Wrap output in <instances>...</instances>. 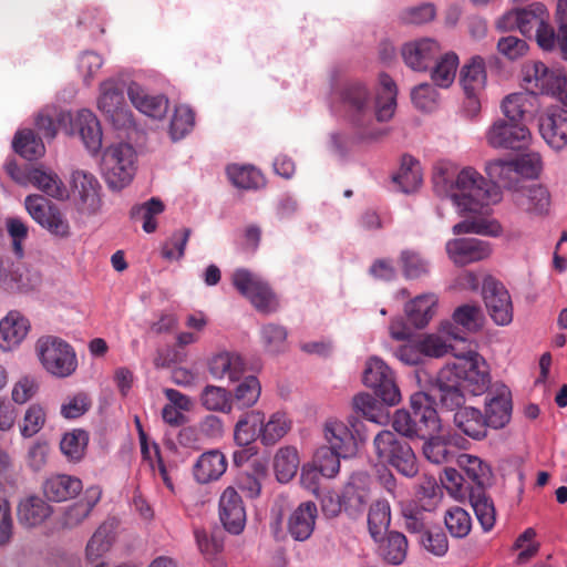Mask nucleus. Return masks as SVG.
Here are the masks:
<instances>
[{"label":"nucleus","instance_id":"obj_38","mask_svg":"<svg viewBox=\"0 0 567 567\" xmlns=\"http://www.w3.org/2000/svg\"><path fill=\"white\" fill-rule=\"evenodd\" d=\"M423 175L420 162L411 155L402 157L401 167L393 182L396 183L405 194L415 192L422 184Z\"/></svg>","mask_w":567,"mask_h":567},{"label":"nucleus","instance_id":"obj_18","mask_svg":"<svg viewBox=\"0 0 567 567\" xmlns=\"http://www.w3.org/2000/svg\"><path fill=\"white\" fill-rule=\"evenodd\" d=\"M446 252L450 259L457 266L486 259L492 254L488 241L477 238H457L446 243Z\"/></svg>","mask_w":567,"mask_h":567},{"label":"nucleus","instance_id":"obj_40","mask_svg":"<svg viewBox=\"0 0 567 567\" xmlns=\"http://www.w3.org/2000/svg\"><path fill=\"white\" fill-rule=\"evenodd\" d=\"M291 423L284 412H275L269 420L260 424L259 439L266 446H271L281 440L290 430Z\"/></svg>","mask_w":567,"mask_h":567},{"label":"nucleus","instance_id":"obj_31","mask_svg":"<svg viewBox=\"0 0 567 567\" xmlns=\"http://www.w3.org/2000/svg\"><path fill=\"white\" fill-rule=\"evenodd\" d=\"M516 205L528 214L545 215L549 210L550 195L546 187L532 185L515 195Z\"/></svg>","mask_w":567,"mask_h":567},{"label":"nucleus","instance_id":"obj_63","mask_svg":"<svg viewBox=\"0 0 567 567\" xmlns=\"http://www.w3.org/2000/svg\"><path fill=\"white\" fill-rule=\"evenodd\" d=\"M437 91L430 83H421L411 92L413 104L421 111L431 112L437 104Z\"/></svg>","mask_w":567,"mask_h":567},{"label":"nucleus","instance_id":"obj_30","mask_svg":"<svg viewBox=\"0 0 567 567\" xmlns=\"http://www.w3.org/2000/svg\"><path fill=\"white\" fill-rule=\"evenodd\" d=\"M485 172L491 184L499 187L515 189L520 181V175L515 159H493L486 163Z\"/></svg>","mask_w":567,"mask_h":567},{"label":"nucleus","instance_id":"obj_61","mask_svg":"<svg viewBox=\"0 0 567 567\" xmlns=\"http://www.w3.org/2000/svg\"><path fill=\"white\" fill-rule=\"evenodd\" d=\"M0 287L9 292L21 291L25 288L19 266L9 259L0 258Z\"/></svg>","mask_w":567,"mask_h":567},{"label":"nucleus","instance_id":"obj_27","mask_svg":"<svg viewBox=\"0 0 567 567\" xmlns=\"http://www.w3.org/2000/svg\"><path fill=\"white\" fill-rule=\"evenodd\" d=\"M512 400L507 386L501 385L496 394L486 400L485 416L489 427H504L511 420Z\"/></svg>","mask_w":567,"mask_h":567},{"label":"nucleus","instance_id":"obj_29","mask_svg":"<svg viewBox=\"0 0 567 567\" xmlns=\"http://www.w3.org/2000/svg\"><path fill=\"white\" fill-rule=\"evenodd\" d=\"M454 424L465 435L474 440L485 437L487 427H489L485 414L472 406L457 410L454 414Z\"/></svg>","mask_w":567,"mask_h":567},{"label":"nucleus","instance_id":"obj_12","mask_svg":"<svg viewBox=\"0 0 567 567\" xmlns=\"http://www.w3.org/2000/svg\"><path fill=\"white\" fill-rule=\"evenodd\" d=\"M486 309L498 326H506L513 320V306L511 296L505 286L493 277L484 279L482 288Z\"/></svg>","mask_w":567,"mask_h":567},{"label":"nucleus","instance_id":"obj_35","mask_svg":"<svg viewBox=\"0 0 567 567\" xmlns=\"http://www.w3.org/2000/svg\"><path fill=\"white\" fill-rule=\"evenodd\" d=\"M75 126L80 136L91 153H96L102 146V130L96 116L89 110L78 113Z\"/></svg>","mask_w":567,"mask_h":567},{"label":"nucleus","instance_id":"obj_33","mask_svg":"<svg viewBox=\"0 0 567 567\" xmlns=\"http://www.w3.org/2000/svg\"><path fill=\"white\" fill-rule=\"evenodd\" d=\"M436 306L434 293L420 295L405 305L406 318L415 328H424L434 317Z\"/></svg>","mask_w":567,"mask_h":567},{"label":"nucleus","instance_id":"obj_55","mask_svg":"<svg viewBox=\"0 0 567 567\" xmlns=\"http://www.w3.org/2000/svg\"><path fill=\"white\" fill-rule=\"evenodd\" d=\"M444 523L450 534L455 538L466 537L472 529L470 514L458 506L451 507L446 511Z\"/></svg>","mask_w":567,"mask_h":567},{"label":"nucleus","instance_id":"obj_43","mask_svg":"<svg viewBox=\"0 0 567 567\" xmlns=\"http://www.w3.org/2000/svg\"><path fill=\"white\" fill-rule=\"evenodd\" d=\"M114 540V527L112 523L104 522L89 539L85 548L86 558L95 561L111 548Z\"/></svg>","mask_w":567,"mask_h":567},{"label":"nucleus","instance_id":"obj_17","mask_svg":"<svg viewBox=\"0 0 567 567\" xmlns=\"http://www.w3.org/2000/svg\"><path fill=\"white\" fill-rule=\"evenodd\" d=\"M219 518L226 530L238 535L246 524V508L239 493L228 486L219 498Z\"/></svg>","mask_w":567,"mask_h":567},{"label":"nucleus","instance_id":"obj_2","mask_svg":"<svg viewBox=\"0 0 567 567\" xmlns=\"http://www.w3.org/2000/svg\"><path fill=\"white\" fill-rule=\"evenodd\" d=\"M433 189L437 196L450 197L458 212L481 213L482 209L501 200V192L476 169L457 167L447 161H440L433 167Z\"/></svg>","mask_w":567,"mask_h":567},{"label":"nucleus","instance_id":"obj_8","mask_svg":"<svg viewBox=\"0 0 567 567\" xmlns=\"http://www.w3.org/2000/svg\"><path fill=\"white\" fill-rule=\"evenodd\" d=\"M234 287L246 297L257 311L269 315L278 310L279 302L270 286L258 275L239 268L233 274Z\"/></svg>","mask_w":567,"mask_h":567},{"label":"nucleus","instance_id":"obj_20","mask_svg":"<svg viewBox=\"0 0 567 567\" xmlns=\"http://www.w3.org/2000/svg\"><path fill=\"white\" fill-rule=\"evenodd\" d=\"M441 53L440 44L433 39H421L403 45L405 64L414 71H426Z\"/></svg>","mask_w":567,"mask_h":567},{"label":"nucleus","instance_id":"obj_50","mask_svg":"<svg viewBox=\"0 0 567 567\" xmlns=\"http://www.w3.org/2000/svg\"><path fill=\"white\" fill-rule=\"evenodd\" d=\"M227 175L234 186L243 189H257L264 185L262 174L252 166L230 165Z\"/></svg>","mask_w":567,"mask_h":567},{"label":"nucleus","instance_id":"obj_24","mask_svg":"<svg viewBox=\"0 0 567 567\" xmlns=\"http://www.w3.org/2000/svg\"><path fill=\"white\" fill-rule=\"evenodd\" d=\"M227 470L226 456L219 450L203 453L193 466V475L199 484L217 481Z\"/></svg>","mask_w":567,"mask_h":567},{"label":"nucleus","instance_id":"obj_41","mask_svg":"<svg viewBox=\"0 0 567 567\" xmlns=\"http://www.w3.org/2000/svg\"><path fill=\"white\" fill-rule=\"evenodd\" d=\"M300 461L298 451L292 446H285L277 451L274 457V470L280 483H288L296 474Z\"/></svg>","mask_w":567,"mask_h":567},{"label":"nucleus","instance_id":"obj_15","mask_svg":"<svg viewBox=\"0 0 567 567\" xmlns=\"http://www.w3.org/2000/svg\"><path fill=\"white\" fill-rule=\"evenodd\" d=\"M441 333L444 334H426L419 339L420 347L422 348L423 357L441 358L447 353H452L455 358L466 357L471 349L466 350L463 354L455 352L453 341L467 343V338L457 331L452 322H443L441 324Z\"/></svg>","mask_w":567,"mask_h":567},{"label":"nucleus","instance_id":"obj_51","mask_svg":"<svg viewBox=\"0 0 567 567\" xmlns=\"http://www.w3.org/2000/svg\"><path fill=\"white\" fill-rule=\"evenodd\" d=\"M482 311L474 305H463L455 309L453 321L457 331L466 338V332H475L481 328Z\"/></svg>","mask_w":567,"mask_h":567},{"label":"nucleus","instance_id":"obj_5","mask_svg":"<svg viewBox=\"0 0 567 567\" xmlns=\"http://www.w3.org/2000/svg\"><path fill=\"white\" fill-rule=\"evenodd\" d=\"M378 460L394 467L401 475L412 478L419 473L416 456L409 442L396 433L383 430L373 440Z\"/></svg>","mask_w":567,"mask_h":567},{"label":"nucleus","instance_id":"obj_11","mask_svg":"<svg viewBox=\"0 0 567 567\" xmlns=\"http://www.w3.org/2000/svg\"><path fill=\"white\" fill-rule=\"evenodd\" d=\"M363 383L373 389L374 394L388 405H395L401 400L392 370L378 358H372L367 362Z\"/></svg>","mask_w":567,"mask_h":567},{"label":"nucleus","instance_id":"obj_53","mask_svg":"<svg viewBox=\"0 0 567 567\" xmlns=\"http://www.w3.org/2000/svg\"><path fill=\"white\" fill-rule=\"evenodd\" d=\"M423 455L433 464H444L453 460L454 451L442 436L433 434L424 439Z\"/></svg>","mask_w":567,"mask_h":567},{"label":"nucleus","instance_id":"obj_19","mask_svg":"<svg viewBox=\"0 0 567 567\" xmlns=\"http://www.w3.org/2000/svg\"><path fill=\"white\" fill-rule=\"evenodd\" d=\"M548 20L549 13L546 7L540 2H535L527 8L505 14L498 21L497 27L499 29H506L515 23L523 34H529Z\"/></svg>","mask_w":567,"mask_h":567},{"label":"nucleus","instance_id":"obj_9","mask_svg":"<svg viewBox=\"0 0 567 567\" xmlns=\"http://www.w3.org/2000/svg\"><path fill=\"white\" fill-rule=\"evenodd\" d=\"M124 83L109 79L100 85L99 110L115 128H130L134 125L133 114L124 97Z\"/></svg>","mask_w":567,"mask_h":567},{"label":"nucleus","instance_id":"obj_22","mask_svg":"<svg viewBox=\"0 0 567 567\" xmlns=\"http://www.w3.org/2000/svg\"><path fill=\"white\" fill-rule=\"evenodd\" d=\"M318 517L317 505L307 501L301 503L289 516L287 530L297 542H305L310 538L315 530Z\"/></svg>","mask_w":567,"mask_h":567},{"label":"nucleus","instance_id":"obj_36","mask_svg":"<svg viewBox=\"0 0 567 567\" xmlns=\"http://www.w3.org/2000/svg\"><path fill=\"white\" fill-rule=\"evenodd\" d=\"M51 514L52 507L39 496H29L18 505V518L29 527L42 524Z\"/></svg>","mask_w":567,"mask_h":567},{"label":"nucleus","instance_id":"obj_37","mask_svg":"<svg viewBox=\"0 0 567 567\" xmlns=\"http://www.w3.org/2000/svg\"><path fill=\"white\" fill-rule=\"evenodd\" d=\"M265 413L251 410L244 413L235 425L234 437L238 445L247 446L256 439H259V429Z\"/></svg>","mask_w":567,"mask_h":567},{"label":"nucleus","instance_id":"obj_47","mask_svg":"<svg viewBox=\"0 0 567 567\" xmlns=\"http://www.w3.org/2000/svg\"><path fill=\"white\" fill-rule=\"evenodd\" d=\"M261 392L259 380L255 375L246 377L235 389L231 395L233 409H249L254 406Z\"/></svg>","mask_w":567,"mask_h":567},{"label":"nucleus","instance_id":"obj_25","mask_svg":"<svg viewBox=\"0 0 567 567\" xmlns=\"http://www.w3.org/2000/svg\"><path fill=\"white\" fill-rule=\"evenodd\" d=\"M30 329L29 320L19 311H10L0 321V349L9 351L19 346Z\"/></svg>","mask_w":567,"mask_h":567},{"label":"nucleus","instance_id":"obj_10","mask_svg":"<svg viewBox=\"0 0 567 567\" xmlns=\"http://www.w3.org/2000/svg\"><path fill=\"white\" fill-rule=\"evenodd\" d=\"M25 208L32 219L52 236L68 238L71 227L61 209L42 195H29L25 198Z\"/></svg>","mask_w":567,"mask_h":567},{"label":"nucleus","instance_id":"obj_6","mask_svg":"<svg viewBox=\"0 0 567 567\" xmlns=\"http://www.w3.org/2000/svg\"><path fill=\"white\" fill-rule=\"evenodd\" d=\"M37 352L43 368L52 375L66 378L78 367L73 348L64 340L53 336L42 337L37 342Z\"/></svg>","mask_w":567,"mask_h":567},{"label":"nucleus","instance_id":"obj_39","mask_svg":"<svg viewBox=\"0 0 567 567\" xmlns=\"http://www.w3.org/2000/svg\"><path fill=\"white\" fill-rule=\"evenodd\" d=\"M28 181L50 197L56 199L66 197V188L55 173L32 168L28 173Z\"/></svg>","mask_w":567,"mask_h":567},{"label":"nucleus","instance_id":"obj_34","mask_svg":"<svg viewBox=\"0 0 567 567\" xmlns=\"http://www.w3.org/2000/svg\"><path fill=\"white\" fill-rule=\"evenodd\" d=\"M72 185L74 193L79 195L81 202L91 212H96L101 202L99 195L101 186L95 176L85 171H75L72 174Z\"/></svg>","mask_w":567,"mask_h":567},{"label":"nucleus","instance_id":"obj_49","mask_svg":"<svg viewBox=\"0 0 567 567\" xmlns=\"http://www.w3.org/2000/svg\"><path fill=\"white\" fill-rule=\"evenodd\" d=\"M164 209V203L157 197H152L143 204L133 206L130 214L133 219H143V230L147 234H152L157 228L155 216L162 214Z\"/></svg>","mask_w":567,"mask_h":567},{"label":"nucleus","instance_id":"obj_57","mask_svg":"<svg viewBox=\"0 0 567 567\" xmlns=\"http://www.w3.org/2000/svg\"><path fill=\"white\" fill-rule=\"evenodd\" d=\"M533 97L527 93H513L507 95L502 102V110L508 121L522 123L525 115L529 112L527 104Z\"/></svg>","mask_w":567,"mask_h":567},{"label":"nucleus","instance_id":"obj_3","mask_svg":"<svg viewBox=\"0 0 567 567\" xmlns=\"http://www.w3.org/2000/svg\"><path fill=\"white\" fill-rule=\"evenodd\" d=\"M491 383L489 373L484 359L474 351L466 357L456 355V361L443 368L433 386L434 399L449 411L463 409L464 392L472 395L483 394Z\"/></svg>","mask_w":567,"mask_h":567},{"label":"nucleus","instance_id":"obj_59","mask_svg":"<svg viewBox=\"0 0 567 567\" xmlns=\"http://www.w3.org/2000/svg\"><path fill=\"white\" fill-rule=\"evenodd\" d=\"M472 507L485 532H489L495 525V508L491 498L484 493H478L471 496Z\"/></svg>","mask_w":567,"mask_h":567},{"label":"nucleus","instance_id":"obj_7","mask_svg":"<svg viewBox=\"0 0 567 567\" xmlns=\"http://www.w3.org/2000/svg\"><path fill=\"white\" fill-rule=\"evenodd\" d=\"M135 157V150L127 143L113 144L104 151L101 166L111 188L121 189L132 181Z\"/></svg>","mask_w":567,"mask_h":567},{"label":"nucleus","instance_id":"obj_44","mask_svg":"<svg viewBox=\"0 0 567 567\" xmlns=\"http://www.w3.org/2000/svg\"><path fill=\"white\" fill-rule=\"evenodd\" d=\"M380 540L379 551L385 561L392 565H400L404 561L408 553V540L402 533L390 532L385 538Z\"/></svg>","mask_w":567,"mask_h":567},{"label":"nucleus","instance_id":"obj_32","mask_svg":"<svg viewBox=\"0 0 567 567\" xmlns=\"http://www.w3.org/2000/svg\"><path fill=\"white\" fill-rule=\"evenodd\" d=\"M324 439L328 447L349 456L354 452L355 441L349 427L339 420H328L324 424Z\"/></svg>","mask_w":567,"mask_h":567},{"label":"nucleus","instance_id":"obj_23","mask_svg":"<svg viewBox=\"0 0 567 567\" xmlns=\"http://www.w3.org/2000/svg\"><path fill=\"white\" fill-rule=\"evenodd\" d=\"M83 489L80 478L66 474L48 477L43 483V494L51 502H65L76 497Z\"/></svg>","mask_w":567,"mask_h":567},{"label":"nucleus","instance_id":"obj_58","mask_svg":"<svg viewBox=\"0 0 567 567\" xmlns=\"http://www.w3.org/2000/svg\"><path fill=\"white\" fill-rule=\"evenodd\" d=\"M261 341L267 352L279 353L287 347V330L276 323H267L260 330Z\"/></svg>","mask_w":567,"mask_h":567},{"label":"nucleus","instance_id":"obj_26","mask_svg":"<svg viewBox=\"0 0 567 567\" xmlns=\"http://www.w3.org/2000/svg\"><path fill=\"white\" fill-rule=\"evenodd\" d=\"M127 95L134 107L150 117L162 118L167 113L168 100L164 95H150L135 82L128 85Z\"/></svg>","mask_w":567,"mask_h":567},{"label":"nucleus","instance_id":"obj_16","mask_svg":"<svg viewBox=\"0 0 567 567\" xmlns=\"http://www.w3.org/2000/svg\"><path fill=\"white\" fill-rule=\"evenodd\" d=\"M539 133L554 150L567 145V110L556 106L546 110L538 120Z\"/></svg>","mask_w":567,"mask_h":567},{"label":"nucleus","instance_id":"obj_1","mask_svg":"<svg viewBox=\"0 0 567 567\" xmlns=\"http://www.w3.org/2000/svg\"><path fill=\"white\" fill-rule=\"evenodd\" d=\"M380 91L373 97L371 90L361 81L344 83L338 93V101L344 118L361 131L365 138H377L381 132L370 130L374 120L380 123L390 121L396 109L398 89L395 82L385 73L380 74Z\"/></svg>","mask_w":567,"mask_h":567},{"label":"nucleus","instance_id":"obj_64","mask_svg":"<svg viewBox=\"0 0 567 567\" xmlns=\"http://www.w3.org/2000/svg\"><path fill=\"white\" fill-rule=\"evenodd\" d=\"M45 423V412L39 404H32L28 408L23 424L21 426V434L24 437H31L41 431Z\"/></svg>","mask_w":567,"mask_h":567},{"label":"nucleus","instance_id":"obj_60","mask_svg":"<svg viewBox=\"0 0 567 567\" xmlns=\"http://www.w3.org/2000/svg\"><path fill=\"white\" fill-rule=\"evenodd\" d=\"M190 228H182L172 234V236L162 246V257L167 260H179L184 257L186 244L190 237Z\"/></svg>","mask_w":567,"mask_h":567},{"label":"nucleus","instance_id":"obj_42","mask_svg":"<svg viewBox=\"0 0 567 567\" xmlns=\"http://www.w3.org/2000/svg\"><path fill=\"white\" fill-rule=\"evenodd\" d=\"M391 522L390 504L385 499L375 501L369 509L368 527L371 537L379 542L386 533Z\"/></svg>","mask_w":567,"mask_h":567},{"label":"nucleus","instance_id":"obj_48","mask_svg":"<svg viewBox=\"0 0 567 567\" xmlns=\"http://www.w3.org/2000/svg\"><path fill=\"white\" fill-rule=\"evenodd\" d=\"M458 465L463 470L466 477L477 487H484L491 480V467L480 457L462 454L457 460Z\"/></svg>","mask_w":567,"mask_h":567},{"label":"nucleus","instance_id":"obj_45","mask_svg":"<svg viewBox=\"0 0 567 567\" xmlns=\"http://www.w3.org/2000/svg\"><path fill=\"white\" fill-rule=\"evenodd\" d=\"M199 401L207 411L230 413L233 410L231 393L221 386L206 385L200 392Z\"/></svg>","mask_w":567,"mask_h":567},{"label":"nucleus","instance_id":"obj_13","mask_svg":"<svg viewBox=\"0 0 567 567\" xmlns=\"http://www.w3.org/2000/svg\"><path fill=\"white\" fill-rule=\"evenodd\" d=\"M434 400L424 392H416L411 395L410 405L413 411L415 437L426 439L437 434L441 430V420L433 406Z\"/></svg>","mask_w":567,"mask_h":567},{"label":"nucleus","instance_id":"obj_46","mask_svg":"<svg viewBox=\"0 0 567 567\" xmlns=\"http://www.w3.org/2000/svg\"><path fill=\"white\" fill-rule=\"evenodd\" d=\"M13 150L28 161H33L44 154L42 140L32 130H22L16 133Z\"/></svg>","mask_w":567,"mask_h":567},{"label":"nucleus","instance_id":"obj_56","mask_svg":"<svg viewBox=\"0 0 567 567\" xmlns=\"http://www.w3.org/2000/svg\"><path fill=\"white\" fill-rule=\"evenodd\" d=\"M347 457L328 446L319 447L313 456V465L320 471L321 476L334 477L340 470V458Z\"/></svg>","mask_w":567,"mask_h":567},{"label":"nucleus","instance_id":"obj_54","mask_svg":"<svg viewBox=\"0 0 567 567\" xmlns=\"http://www.w3.org/2000/svg\"><path fill=\"white\" fill-rule=\"evenodd\" d=\"M458 56L455 53H446L439 61L431 73V79L440 87H449L456 75Z\"/></svg>","mask_w":567,"mask_h":567},{"label":"nucleus","instance_id":"obj_28","mask_svg":"<svg viewBox=\"0 0 567 567\" xmlns=\"http://www.w3.org/2000/svg\"><path fill=\"white\" fill-rule=\"evenodd\" d=\"M486 68L482 56H472L460 72V83L466 96L478 95L486 84Z\"/></svg>","mask_w":567,"mask_h":567},{"label":"nucleus","instance_id":"obj_4","mask_svg":"<svg viewBox=\"0 0 567 567\" xmlns=\"http://www.w3.org/2000/svg\"><path fill=\"white\" fill-rule=\"evenodd\" d=\"M566 85L567 76L561 69H549L540 61L526 62L522 68V86L533 99L550 95L567 106Z\"/></svg>","mask_w":567,"mask_h":567},{"label":"nucleus","instance_id":"obj_21","mask_svg":"<svg viewBox=\"0 0 567 567\" xmlns=\"http://www.w3.org/2000/svg\"><path fill=\"white\" fill-rule=\"evenodd\" d=\"M102 491L97 486H91L85 489L83 496L66 506L60 518L63 528L72 529L80 526L92 513L93 508L100 502Z\"/></svg>","mask_w":567,"mask_h":567},{"label":"nucleus","instance_id":"obj_52","mask_svg":"<svg viewBox=\"0 0 567 567\" xmlns=\"http://www.w3.org/2000/svg\"><path fill=\"white\" fill-rule=\"evenodd\" d=\"M87 442L89 436L85 431L74 430L63 435L60 450L70 462H79L84 456Z\"/></svg>","mask_w":567,"mask_h":567},{"label":"nucleus","instance_id":"obj_14","mask_svg":"<svg viewBox=\"0 0 567 567\" xmlns=\"http://www.w3.org/2000/svg\"><path fill=\"white\" fill-rule=\"evenodd\" d=\"M529 130L522 123L498 120L489 127L487 143L495 148L520 150L529 141Z\"/></svg>","mask_w":567,"mask_h":567},{"label":"nucleus","instance_id":"obj_62","mask_svg":"<svg viewBox=\"0 0 567 567\" xmlns=\"http://www.w3.org/2000/svg\"><path fill=\"white\" fill-rule=\"evenodd\" d=\"M195 123V115L193 111L185 105L175 109L173 118L171 121L169 133L174 141L183 138L189 133Z\"/></svg>","mask_w":567,"mask_h":567}]
</instances>
